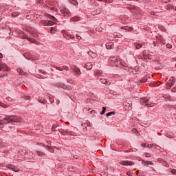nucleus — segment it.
Returning <instances> with one entry per match:
<instances>
[{"instance_id":"nucleus-10","label":"nucleus","mask_w":176,"mask_h":176,"mask_svg":"<svg viewBox=\"0 0 176 176\" xmlns=\"http://www.w3.org/2000/svg\"><path fill=\"white\" fill-rule=\"evenodd\" d=\"M16 71L19 75H23V76H27V75H28V74H27V72H24V70H23L21 69H17Z\"/></svg>"},{"instance_id":"nucleus-38","label":"nucleus","mask_w":176,"mask_h":176,"mask_svg":"<svg viewBox=\"0 0 176 176\" xmlns=\"http://www.w3.org/2000/svg\"><path fill=\"white\" fill-rule=\"evenodd\" d=\"M172 173H173L175 175H176V170L175 169H173L172 170Z\"/></svg>"},{"instance_id":"nucleus-31","label":"nucleus","mask_w":176,"mask_h":176,"mask_svg":"<svg viewBox=\"0 0 176 176\" xmlns=\"http://www.w3.org/2000/svg\"><path fill=\"white\" fill-rule=\"evenodd\" d=\"M167 8H168V9H173L174 8V6H171V5H168Z\"/></svg>"},{"instance_id":"nucleus-1","label":"nucleus","mask_w":176,"mask_h":176,"mask_svg":"<svg viewBox=\"0 0 176 176\" xmlns=\"http://www.w3.org/2000/svg\"><path fill=\"white\" fill-rule=\"evenodd\" d=\"M21 122V118L16 116H8L3 120H0V124H6L7 123H19Z\"/></svg>"},{"instance_id":"nucleus-5","label":"nucleus","mask_w":176,"mask_h":176,"mask_svg":"<svg viewBox=\"0 0 176 176\" xmlns=\"http://www.w3.org/2000/svg\"><path fill=\"white\" fill-rule=\"evenodd\" d=\"M7 168H9V170H12V171H14L15 173H19V171H20V168H19L18 166H16L14 165H12V164H8L6 166Z\"/></svg>"},{"instance_id":"nucleus-6","label":"nucleus","mask_w":176,"mask_h":176,"mask_svg":"<svg viewBox=\"0 0 176 176\" xmlns=\"http://www.w3.org/2000/svg\"><path fill=\"white\" fill-rule=\"evenodd\" d=\"M71 69H72L73 72L76 74V76H80V69H79L76 66H74L73 67H71Z\"/></svg>"},{"instance_id":"nucleus-44","label":"nucleus","mask_w":176,"mask_h":176,"mask_svg":"<svg viewBox=\"0 0 176 176\" xmlns=\"http://www.w3.org/2000/svg\"><path fill=\"white\" fill-rule=\"evenodd\" d=\"M3 57L1 53H0V60Z\"/></svg>"},{"instance_id":"nucleus-19","label":"nucleus","mask_w":176,"mask_h":176,"mask_svg":"<svg viewBox=\"0 0 176 176\" xmlns=\"http://www.w3.org/2000/svg\"><path fill=\"white\" fill-rule=\"evenodd\" d=\"M112 115H115V112L111 111L106 114L107 118H109V116H112Z\"/></svg>"},{"instance_id":"nucleus-29","label":"nucleus","mask_w":176,"mask_h":176,"mask_svg":"<svg viewBox=\"0 0 176 176\" xmlns=\"http://www.w3.org/2000/svg\"><path fill=\"white\" fill-rule=\"evenodd\" d=\"M171 91L173 93H176V85L173 88H172Z\"/></svg>"},{"instance_id":"nucleus-26","label":"nucleus","mask_w":176,"mask_h":176,"mask_svg":"<svg viewBox=\"0 0 176 176\" xmlns=\"http://www.w3.org/2000/svg\"><path fill=\"white\" fill-rule=\"evenodd\" d=\"M62 69H65V71H69V67L67 66H63Z\"/></svg>"},{"instance_id":"nucleus-9","label":"nucleus","mask_w":176,"mask_h":176,"mask_svg":"<svg viewBox=\"0 0 176 176\" xmlns=\"http://www.w3.org/2000/svg\"><path fill=\"white\" fill-rule=\"evenodd\" d=\"M118 60V59L116 58V57L113 56V57H110L109 62L111 63V65H114L115 66V63H116Z\"/></svg>"},{"instance_id":"nucleus-55","label":"nucleus","mask_w":176,"mask_h":176,"mask_svg":"<svg viewBox=\"0 0 176 176\" xmlns=\"http://www.w3.org/2000/svg\"><path fill=\"white\" fill-rule=\"evenodd\" d=\"M0 105H2V104H1V103H0Z\"/></svg>"},{"instance_id":"nucleus-39","label":"nucleus","mask_w":176,"mask_h":176,"mask_svg":"<svg viewBox=\"0 0 176 176\" xmlns=\"http://www.w3.org/2000/svg\"><path fill=\"white\" fill-rule=\"evenodd\" d=\"M56 69H58V71H63V68L58 67H56Z\"/></svg>"},{"instance_id":"nucleus-48","label":"nucleus","mask_w":176,"mask_h":176,"mask_svg":"<svg viewBox=\"0 0 176 176\" xmlns=\"http://www.w3.org/2000/svg\"><path fill=\"white\" fill-rule=\"evenodd\" d=\"M152 16H155V12H151Z\"/></svg>"},{"instance_id":"nucleus-30","label":"nucleus","mask_w":176,"mask_h":176,"mask_svg":"<svg viewBox=\"0 0 176 176\" xmlns=\"http://www.w3.org/2000/svg\"><path fill=\"white\" fill-rule=\"evenodd\" d=\"M39 72H40L41 74H42L43 75H46V72H45V71L39 70Z\"/></svg>"},{"instance_id":"nucleus-42","label":"nucleus","mask_w":176,"mask_h":176,"mask_svg":"<svg viewBox=\"0 0 176 176\" xmlns=\"http://www.w3.org/2000/svg\"><path fill=\"white\" fill-rule=\"evenodd\" d=\"M154 146H155V144H150L148 148H153Z\"/></svg>"},{"instance_id":"nucleus-37","label":"nucleus","mask_w":176,"mask_h":176,"mask_svg":"<svg viewBox=\"0 0 176 176\" xmlns=\"http://www.w3.org/2000/svg\"><path fill=\"white\" fill-rule=\"evenodd\" d=\"M132 131H133V133H138V131H137L136 129H133Z\"/></svg>"},{"instance_id":"nucleus-28","label":"nucleus","mask_w":176,"mask_h":176,"mask_svg":"<svg viewBox=\"0 0 176 176\" xmlns=\"http://www.w3.org/2000/svg\"><path fill=\"white\" fill-rule=\"evenodd\" d=\"M166 47L168 49H171V47H173V45H171V44H170V43H168V44H166Z\"/></svg>"},{"instance_id":"nucleus-2","label":"nucleus","mask_w":176,"mask_h":176,"mask_svg":"<svg viewBox=\"0 0 176 176\" xmlns=\"http://www.w3.org/2000/svg\"><path fill=\"white\" fill-rule=\"evenodd\" d=\"M175 78L174 77H170L166 82V88L167 89H171V87H173V86H174L175 83Z\"/></svg>"},{"instance_id":"nucleus-12","label":"nucleus","mask_w":176,"mask_h":176,"mask_svg":"<svg viewBox=\"0 0 176 176\" xmlns=\"http://www.w3.org/2000/svg\"><path fill=\"white\" fill-rule=\"evenodd\" d=\"M143 166H153V163L151 161H142Z\"/></svg>"},{"instance_id":"nucleus-7","label":"nucleus","mask_w":176,"mask_h":176,"mask_svg":"<svg viewBox=\"0 0 176 176\" xmlns=\"http://www.w3.org/2000/svg\"><path fill=\"white\" fill-rule=\"evenodd\" d=\"M122 166H133L134 162L131 161H121L120 162Z\"/></svg>"},{"instance_id":"nucleus-53","label":"nucleus","mask_w":176,"mask_h":176,"mask_svg":"<svg viewBox=\"0 0 176 176\" xmlns=\"http://www.w3.org/2000/svg\"><path fill=\"white\" fill-rule=\"evenodd\" d=\"M93 14H96V12H93Z\"/></svg>"},{"instance_id":"nucleus-36","label":"nucleus","mask_w":176,"mask_h":176,"mask_svg":"<svg viewBox=\"0 0 176 176\" xmlns=\"http://www.w3.org/2000/svg\"><path fill=\"white\" fill-rule=\"evenodd\" d=\"M106 2H107L108 3H111V2H113V0H105Z\"/></svg>"},{"instance_id":"nucleus-15","label":"nucleus","mask_w":176,"mask_h":176,"mask_svg":"<svg viewBox=\"0 0 176 176\" xmlns=\"http://www.w3.org/2000/svg\"><path fill=\"white\" fill-rule=\"evenodd\" d=\"M62 12L63 13L64 16H69V14H71V12L67 9L63 10Z\"/></svg>"},{"instance_id":"nucleus-40","label":"nucleus","mask_w":176,"mask_h":176,"mask_svg":"<svg viewBox=\"0 0 176 176\" xmlns=\"http://www.w3.org/2000/svg\"><path fill=\"white\" fill-rule=\"evenodd\" d=\"M65 133L66 134H68V133H70V134H71V133H72V132L69 131L68 130H66V131H65Z\"/></svg>"},{"instance_id":"nucleus-20","label":"nucleus","mask_w":176,"mask_h":176,"mask_svg":"<svg viewBox=\"0 0 176 176\" xmlns=\"http://www.w3.org/2000/svg\"><path fill=\"white\" fill-rule=\"evenodd\" d=\"M69 2L73 5H78V0H69Z\"/></svg>"},{"instance_id":"nucleus-11","label":"nucleus","mask_w":176,"mask_h":176,"mask_svg":"<svg viewBox=\"0 0 176 176\" xmlns=\"http://www.w3.org/2000/svg\"><path fill=\"white\" fill-rule=\"evenodd\" d=\"M100 81L101 82V83L107 85V86H109L111 85V82H108V80H107V79L105 78H100Z\"/></svg>"},{"instance_id":"nucleus-52","label":"nucleus","mask_w":176,"mask_h":176,"mask_svg":"<svg viewBox=\"0 0 176 176\" xmlns=\"http://www.w3.org/2000/svg\"><path fill=\"white\" fill-rule=\"evenodd\" d=\"M54 28H52L51 30L53 31Z\"/></svg>"},{"instance_id":"nucleus-23","label":"nucleus","mask_w":176,"mask_h":176,"mask_svg":"<svg viewBox=\"0 0 176 176\" xmlns=\"http://www.w3.org/2000/svg\"><path fill=\"white\" fill-rule=\"evenodd\" d=\"M142 146L143 148H149V144H146V143H142Z\"/></svg>"},{"instance_id":"nucleus-50","label":"nucleus","mask_w":176,"mask_h":176,"mask_svg":"<svg viewBox=\"0 0 176 176\" xmlns=\"http://www.w3.org/2000/svg\"><path fill=\"white\" fill-rule=\"evenodd\" d=\"M166 137L170 138V135H168V133L166 134Z\"/></svg>"},{"instance_id":"nucleus-43","label":"nucleus","mask_w":176,"mask_h":176,"mask_svg":"<svg viewBox=\"0 0 176 176\" xmlns=\"http://www.w3.org/2000/svg\"><path fill=\"white\" fill-rule=\"evenodd\" d=\"M7 100H8V101H12V98H10V97H8Z\"/></svg>"},{"instance_id":"nucleus-51","label":"nucleus","mask_w":176,"mask_h":176,"mask_svg":"<svg viewBox=\"0 0 176 176\" xmlns=\"http://www.w3.org/2000/svg\"><path fill=\"white\" fill-rule=\"evenodd\" d=\"M38 3H42V1L40 0V1H38Z\"/></svg>"},{"instance_id":"nucleus-16","label":"nucleus","mask_w":176,"mask_h":176,"mask_svg":"<svg viewBox=\"0 0 176 176\" xmlns=\"http://www.w3.org/2000/svg\"><path fill=\"white\" fill-rule=\"evenodd\" d=\"M54 23L52 21H45L44 25H53Z\"/></svg>"},{"instance_id":"nucleus-22","label":"nucleus","mask_w":176,"mask_h":176,"mask_svg":"<svg viewBox=\"0 0 176 176\" xmlns=\"http://www.w3.org/2000/svg\"><path fill=\"white\" fill-rule=\"evenodd\" d=\"M36 153H37L38 156H40V157L44 156V155H45L44 153L41 152V151H37Z\"/></svg>"},{"instance_id":"nucleus-3","label":"nucleus","mask_w":176,"mask_h":176,"mask_svg":"<svg viewBox=\"0 0 176 176\" xmlns=\"http://www.w3.org/2000/svg\"><path fill=\"white\" fill-rule=\"evenodd\" d=\"M149 99L148 98H142L140 99V104L141 105H146V107H153V104L148 102Z\"/></svg>"},{"instance_id":"nucleus-18","label":"nucleus","mask_w":176,"mask_h":176,"mask_svg":"<svg viewBox=\"0 0 176 176\" xmlns=\"http://www.w3.org/2000/svg\"><path fill=\"white\" fill-rule=\"evenodd\" d=\"M48 19L52 20V21H57V19L52 15H47Z\"/></svg>"},{"instance_id":"nucleus-8","label":"nucleus","mask_w":176,"mask_h":176,"mask_svg":"<svg viewBox=\"0 0 176 176\" xmlns=\"http://www.w3.org/2000/svg\"><path fill=\"white\" fill-rule=\"evenodd\" d=\"M0 71H8V66L3 62L0 61Z\"/></svg>"},{"instance_id":"nucleus-4","label":"nucleus","mask_w":176,"mask_h":176,"mask_svg":"<svg viewBox=\"0 0 176 176\" xmlns=\"http://www.w3.org/2000/svg\"><path fill=\"white\" fill-rule=\"evenodd\" d=\"M115 67H119L120 68H123V67H126V63L123 62V60L120 59H118L116 62H115Z\"/></svg>"},{"instance_id":"nucleus-13","label":"nucleus","mask_w":176,"mask_h":176,"mask_svg":"<svg viewBox=\"0 0 176 176\" xmlns=\"http://www.w3.org/2000/svg\"><path fill=\"white\" fill-rule=\"evenodd\" d=\"M24 39H27L28 41H29L30 42H31L32 43H36V45H38V43H36V41H35V39L28 37V36H25Z\"/></svg>"},{"instance_id":"nucleus-33","label":"nucleus","mask_w":176,"mask_h":176,"mask_svg":"<svg viewBox=\"0 0 176 176\" xmlns=\"http://www.w3.org/2000/svg\"><path fill=\"white\" fill-rule=\"evenodd\" d=\"M145 156L146 157H151V154H149L148 153H146Z\"/></svg>"},{"instance_id":"nucleus-14","label":"nucleus","mask_w":176,"mask_h":176,"mask_svg":"<svg viewBox=\"0 0 176 176\" xmlns=\"http://www.w3.org/2000/svg\"><path fill=\"white\" fill-rule=\"evenodd\" d=\"M85 68H87V69L90 70L93 68V65H91V63H88L87 64H85V65L84 66Z\"/></svg>"},{"instance_id":"nucleus-35","label":"nucleus","mask_w":176,"mask_h":176,"mask_svg":"<svg viewBox=\"0 0 176 176\" xmlns=\"http://www.w3.org/2000/svg\"><path fill=\"white\" fill-rule=\"evenodd\" d=\"M38 102H41V104H43V102H45V100H43L42 99H39Z\"/></svg>"},{"instance_id":"nucleus-54","label":"nucleus","mask_w":176,"mask_h":176,"mask_svg":"<svg viewBox=\"0 0 176 176\" xmlns=\"http://www.w3.org/2000/svg\"><path fill=\"white\" fill-rule=\"evenodd\" d=\"M145 82H146V80H145V81H143V83H145Z\"/></svg>"},{"instance_id":"nucleus-46","label":"nucleus","mask_w":176,"mask_h":176,"mask_svg":"<svg viewBox=\"0 0 176 176\" xmlns=\"http://www.w3.org/2000/svg\"><path fill=\"white\" fill-rule=\"evenodd\" d=\"M97 13L100 14L101 13V10L97 11Z\"/></svg>"},{"instance_id":"nucleus-21","label":"nucleus","mask_w":176,"mask_h":176,"mask_svg":"<svg viewBox=\"0 0 176 176\" xmlns=\"http://www.w3.org/2000/svg\"><path fill=\"white\" fill-rule=\"evenodd\" d=\"M72 21H79V17L78 16H74L73 18L71 19Z\"/></svg>"},{"instance_id":"nucleus-47","label":"nucleus","mask_w":176,"mask_h":176,"mask_svg":"<svg viewBox=\"0 0 176 176\" xmlns=\"http://www.w3.org/2000/svg\"><path fill=\"white\" fill-rule=\"evenodd\" d=\"M166 164H167V162H164V166H166Z\"/></svg>"},{"instance_id":"nucleus-24","label":"nucleus","mask_w":176,"mask_h":176,"mask_svg":"<svg viewBox=\"0 0 176 176\" xmlns=\"http://www.w3.org/2000/svg\"><path fill=\"white\" fill-rule=\"evenodd\" d=\"M105 111H107V107H102V111L100 113V115H104V113H105Z\"/></svg>"},{"instance_id":"nucleus-32","label":"nucleus","mask_w":176,"mask_h":176,"mask_svg":"<svg viewBox=\"0 0 176 176\" xmlns=\"http://www.w3.org/2000/svg\"><path fill=\"white\" fill-rule=\"evenodd\" d=\"M76 39H78L79 41H80V39H82V37H80V36L76 34Z\"/></svg>"},{"instance_id":"nucleus-41","label":"nucleus","mask_w":176,"mask_h":176,"mask_svg":"<svg viewBox=\"0 0 176 176\" xmlns=\"http://www.w3.org/2000/svg\"><path fill=\"white\" fill-rule=\"evenodd\" d=\"M30 98H31V97H30V96H25V100H30Z\"/></svg>"},{"instance_id":"nucleus-27","label":"nucleus","mask_w":176,"mask_h":176,"mask_svg":"<svg viewBox=\"0 0 176 176\" xmlns=\"http://www.w3.org/2000/svg\"><path fill=\"white\" fill-rule=\"evenodd\" d=\"M19 12H13L12 14V17H17V16H19Z\"/></svg>"},{"instance_id":"nucleus-49","label":"nucleus","mask_w":176,"mask_h":176,"mask_svg":"<svg viewBox=\"0 0 176 176\" xmlns=\"http://www.w3.org/2000/svg\"><path fill=\"white\" fill-rule=\"evenodd\" d=\"M4 108H8V105L3 106Z\"/></svg>"},{"instance_id":"nucleus-25","label":"nucleus","mask_w":176,"mask_h":176,"mask_svg":"<svg viewBox=\"0 0 176 176\" xmlns=\"http://www.w3.org/2000/svg\"><path fill=\"white\" fill-rule=\"evenodd\" d=\"M124 30H125V31H131V30H133V28H130V27H124Z\"/></svg>"},{"instance_id":"nucleus-34","label":"nucleus","mask_w":176,"mask_h":176,"mask_svg":"<svg viewBox=\"0 0 176 176\" xmlns=\"http://www.w3.org/2000/svg\"><path fill=\"white\" fill-rule=\"evenodd\" d=\"M164 98H170V95H164Z\"/></svg>"},{"instance_id":"nucleus-45","label":"nucleus","mask_w":176,"mask_h":176,"mask_svg":"<svg viewBox=\"0 0 176 176\" xmlns=\"http://www.w3.org/2000/svg\"><path fill=\"white\" fill-rule=\"evenodd\" d=\"M69 38H71V39H75V36H70Z\"/></svg>"},{"instance_id":"nucleus-17","label":"nucleus","mask_w":176,"mask_h":176,"mask_svg":"<svg viewBox=\"0 0 176 176\" xmlns=\"http://www.w3.org/2000/svg\"><path fill=\"white\" fill-rule=\"evenodd\" d=\"M134 46L136 49H141L142 47V45L138 43H135Z\"/></svg>"}]
</instances>
